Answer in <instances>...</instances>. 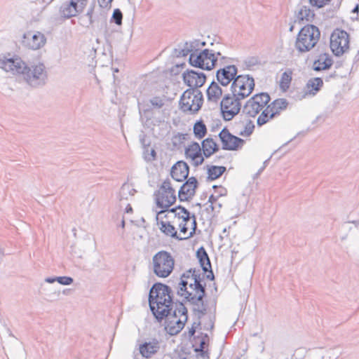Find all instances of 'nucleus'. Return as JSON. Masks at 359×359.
I'll list each match as a JSON object with an SVG mask.
<instances>
[{"label": "nucleus", "instance_id": "nucleus-41", "mask_svg": "<svg viewBox=\"0 0 359 359\" xmlns=\"http://www.w3.org/2000/svg\"><path fill=\"white\" fill-rule=\"evenodd\" d=\"M292 81V72H285L282 74L280 81V87L283 91H286L290 85Z\"/></svg>", "mask_w": 359, "mask_h": 359}, {"label": "nucleus", "instance_id": "nucleus-53", "mask_svg": "<svg viewBox=\"0 0 359 359\" xmlns=\"http://www.w3.org/2000/svg\"><path fill=\"white\" fill-rule=\"evenodd\" d=\"M274 359H293V358L290 352L281 351L276 353Z\"/></svg>", "mask_w": 359, "mask_h": 359}, {"label": "nucleus", "instance_id": "nucleus-14", "mask_svg": "<svg viewBox=\"0 0 359 359\" xmlns=\"http://www.w3.org/2000/svg\"><path fill=\"white\" fill-rule=\"evenodd\" d=\"M182 78L184 83L189 88L198 90L203 86L206 81V76L203 72H199L193 69H187L182 74Z\"/></svg>", "mask_w": 359, "mask_h": 359}, {"label": "nucleus", "instance_id": "nucleus-59", "mask_svg": "<svg viewBox=\"0 0 359 359\" xmlns=\"http://www.w3.org/2000/svg\"><path fill=\"white\" fill-rule=\"evenodd\" d=\"M168 213H172L174 215L175 218H178L179 219H181V218L184 216V214L181 212V210H177L176 212H168Z\"/></svg>", "mask_w": 359, "mask_h": 359}, {"label": "nucleus", "instance_id": "nucleus-21", "mask_svg": "<svg viewBox=\"0 0 359 359\" xmlns=\"http://www.w3.org/2000/svg\"><path fill=\"white\" fill-rule=\"evenodd\" d=\"M189 173V167L188 164L183 161H179L175 163L170 171L171 177L177 182H183L187 179Z\"/></svg>", "mask_w": 359, "mask_h": 359}, {"label": "nucleus", "instance_id": "nucleus-25", "mask_svg": "<svg viewBox=\"0 0 359 359\" xmlns=\"http://www.w3.org/2000/svg\"><path fill=\"white\" fill-rule=\"evenodd\" d=\"M323 81L320 77L310 79L305 86L303 97L306 95H315L323 87Z\"/></svg>", "mask_w": 359, "mask_h": 359}, {"label": "nucleus", "instance_id": "nucleus-22", "mask_svg": "<svg viewBox=\"0 0 359 359\" xmlns=\"http://www.w3.org/2000/svg\"><path fill=\"white\" fill-rule=\"evenodd\" d=\"M207 55H208V49H204L201 52H198L197 49H195L189 55V62L194 67L205 69V58H206Z\"/></svg>", "mask_w": 359, "mask_h": 359}, {"label": "nucleus", "instance_id": "nucleus-61", "mask_svg": "<svg viewBox=\"0 0 359 359\" xmlns=\"http://www.w3.org/2000/svg\"><path fill=\"white\" fill-rule=\"evenodd\" d=\"M231 59L225 56L220 55V65H224V63L227 62L229 60H231Z\"/></svg>", "mask_w": 359, "mask_h": 359}, {"label": "nucleus", "instance_id": "nucleus-50", "mask_svg": "<svg viewBox=\"0 0 359 359\" xmlns=\"http://www.w3.org/2000/svg\"><path fill=\"white\" fill-rule=\"evenodd\" d=\"M191 217V231L189 233V234L187 236L183 237L184 240L191 238L196 233V230L197 228L196 217L195 215H192Z\"/></svg>", "mask_w": 359, "mask_h": 359}, {"label": "nucleus", "instance_id": "nucleus-54", "mask_svg": "<svg viewBox=\"0 0 359 359\" xmlns=\"http://www.w3.org/2000/svg\"><path fill=\"white\" fill-rule=\"evenodd\" d=\"M139 109L140 113H150L151 111H153V107L151 104H139Z\"/></svg>", "mask_w": 359, "mask_h": 359}, {"label": "nucleus", "instance_id": "nucleus-20", "mask_svg": "<svg viewBox=\"0 0 359 359\" xmlns=\"http://www.w3.org/2000/svg\"><path fill=\"white\" fill-rule=\"evenodd\" d=\"M83 8V3L79 4L76 1L71 0L62 4L60 12L64 18H70L82 12Z\"/></svg>", "mask_w": 359, "mask_h": 359}, {"label": "nucleus", "instance_id": "nucleus-2", "mask_svg": "<svg viewBox=\"0 0 359 359\" xmlns=\"http://www.w3.org/2000/svg\"><path fill=\"white\" fill-rule=\"evenodd\" d=\"M0 68L13 74L21 75L27 85L32 88H40L48 81V72L42 62L27 65L18 56L8 58L0 57Z\"/></svg>", "mask_w": 359, "mask_h": 359}, {"label": "nucleus", "instance_id": "nucleus-17", "mask_svg": "<svg viewBox=\"0 0 359 359\" xmlns=\"http://www.w3.org/2000/svg\"><path fill=\"white\" fill-rule=\"evenodd\" d=\"M196 257L198 259L199 264L204 273H208L205 275V278L208 280H214L215 275L212 269L210 259L203 247H201L197 250Z\"/></svg>", "mask_w": 359, "mask_h": 359}, {"label": "nucleus", "instance_id": "nucleus-62", "mask_svg": "<svg viewBox=\"0 0 359 359\" xmlns=\"http://www.w3.org/2000/svg\"><path fill=\"white\" fill-rule=\"evenodd\" d=\"M337 76V74L336 72H334L333 73L329 74L327 76L325 79V81H329L330 79H335Z\"/></svg>", "mask_w": 359, "mask_h": 359}, {"label": "nucleus", "instance_id": "nucleus-48", "mask_svg": "<svg viewBox=\"0 0 359 359\" xmlns=\"http://www.w3.org/2000/svg\"><path fill=\"white\" fill-rule=\"evenodd\" d=\"M149 103L153 109H161L165 104V100L163 97L156 96L149 100Z\"/></svg>", "mask_w": 359, "mask_h": 359}, {"label": "nucleus", "instance_id": "nucleus-57", "mask_svg": "<svg viewBox=\"0 0 359 359\" xmlns=\"http://www.w3.org/2000/svg\"><path fill=\"white\" fill-rule=\"evenodd\" d=\"M208 340H209L208 335L207 334H204V336L200 340L199 346H201L205 348V346L207 342L208 341Z\"/></svg>", "mask_w": 359, "mask_h": 359}, {"label": "nucleus", "instance_id": "nucleus-37", "mask_svg": "<svg viewBox=\"0 0 359 359\" xmlns=\"http://www.w3.org/2000/svg\"><path fill=\"white\" fill-rule=\"evenodd\" d=\"M137 191L133 188V186L129 183H124L120 189L119 192V199L122 200H128L129 196H133Z\"/></svg>", "mask_w": 359, "mask_h": 359}, {"label": "nucleus", "instance_id": "nucleus-15", "mask_svg": "<svg viewBox=\"0 0 359 359\" xmlns=\"http://www.w3.org/2000/svg\"><path fill=\"white\" fill-rule=\"evenodd\" d=\"M198 186V182L195 177L187 178L178 191L179 200L180 201L191 200L195 195Z\"/></svg>", "mask_w": 359, "mask_h": 359}, {"label": "nucleus", "instance_id": "nucleus-47", "mask_svg": "<svg viewBox=\"0 0 359 359\" xmlns=\"http://www.w3.org/2000/svg\"><path fill=\"white\" fill-rule=\"evenodd\" d=\"M123 20V13L119 8H115L111 18V22L117 25H121Z\"/></svg>", "mask_w": 359, "mask_h": 359}, {"label": "nucleus", "instance_id": "nucleus-42", "mask_svg": "<svg viewBox=\"0 0 359 359\" xmlns=\"http://www.w3.org/2000/svg\"><path fill=\"white\" fill-rule=\"evenodd\" d=\"M189 135L185 133H177L174 135L171 139L172 146L175 148H180L181 146L184 144V141L187 140Z\"/></svg>", "mask_w": 359, "mask_h": 359}, {"label": "nucleus", "instance_id": "nucleus-63", "mask_svg": "<svg viewBox=\"0 0 359 359\" xmlns=\"http://www.w3.org/2000/svg\"><path fill=\"white\" fill-rule=\"evenodd\" d=\"M56 281H57L56 277H47L45 278V282H46L48 283H53Z\"/></svg>", "mask_w": 359, "mask_h": 359}, {"label": "nucleus", "instance_id": "nucleus-55", "mask_svg": "<svg viewBox=\"0 0 359 359\" xmlns=\"http://www.w3.org/2000/svg\"><path fill=\"white\" fill-rule=\"evenodd\" d=\"M219 196H215L213 194L210 195L208 199V203H210V207H212V210L215 211L216 205H214L216 203Z\"/></svg>", "mask_w": 359, "mask_h": 359}, {"label": "nucleus", "instance_id": "nucleus-23", "mask_svg": "<svg viewBox=\"0 0 359 359\" xmlns=\"http://www.w3.org/2000/svg\"><path fill=\"white\" fill-rule=\"evenodd\" d=\"M188 316H185L184 319L170 317L166 323L165 329L170 335H175L184 328Z\"/></svg>", "mask_w": 359, "mask_h": 359}, {"label": "nucleus", "instance_id": "nucleus-30", "mask_svg": "<svg viewBox=\"0 0 359 359\" xmlns=\"http://www.w3.org/2000/svg\"><path fill=\"white\" fill-rule=\"evenodd\" d=\"M315 17V13L313 10L306 6H302L297 14V18L299 22H313Z\"/></svg>", "mask_w": 359, "mask_h": 359}, {"label": "nucleus", "instance_id": "nucleus-32", "mask_svg": "<svg viewBox=\"0 0 359 359\" xmlns=\"http://www.w3.org/2000/svg\"><path fill=\"white\" fill-rule=\"evenodd\" d=\"M226 170L224 166L208 165V180L212 181L221 177Z\"/></svg>", "mask_w": 359, "mask_h": 359}, {"label": "nucleus", "instance_id": "nucleus-34", "mask_svg": "<svg viewBox=\"0 0 359 359\" xmlns=\"http://www.w3.org/2000/svg\"><path fill=\"white\" fill-rule=\"evenodd\" d=\"M220 52H215L213 50L208 49V55H207L205 61V70H211L216 67L217 64V56H220Z\"/></svg>", "mask_w": 359, "mask_h": 359}, {"label": "nucleus", "instance_id": "nucleus-31", "mask_svg": "<svg viewBox=\"0 0 359 359\" xmlns=\"http://www.w3.org/2000/svg\"><path fill=\"white\" fill-rule=\"evenodd\" d=\"M323 359H337L343 353V348L341 346H334L329 348H322Z\"/></svg>", "mask_w": 359, "mask_h": 359}, {"label": "nucleus", "instance_id": "nucleus-44", "mask_svg": "<svg viewBox=\"0 0 359 359\" xmlns=\"http://www.w3.org/2000/svg\"><path fill=\"white\" fill-rule=\"evenodd\" d=\"M177 210H181V212L184 214V216L181 218L182 222L180 223H186L187 224V222H189L192 218L190 212L184 207L180 205L175 208H170L168 210V212H176Z\"/></svg>", "mask_w": 359, "mask_h": 359}, {"label": "nucleus", "instance_id": "nucleus-26", "mask_svg": "<svg viewBox=\"0 0 359 359\" xmlns=\"http://www.w3.org/2000/svg\"><path fill=\"white\" fill-rule=\"evenodd\" d=\"M223 91L219 85L215 81H212L206 90L208 101L217 103Z\"/></svg>", "mask_w": 359, "mask_h": 359}, {"label": "nucleus", "instance_id": "nucleus-36", "mask_svg": "<svg viewBox=\"0 0 359 359\" xmlns=\"http://www.w3.org/2000/svg\"><path fill=\"white\" fill-rule=\"evenodd\" d=\"M42 294L48 301L52 302L57 299L60 296V290L53 287H44L41 285Z\"/></svg>", "mask_w": 359, "mask_h": 359}, {"label": "nucleus", "instance_id": "nucleus-49", "mask_svg": "<svg viewBox=\"0 0 359 359\" xmlns=\"http://www.w3.org/2000/svg\"><path fill=\"white\" fill-rule=\"evenodd\" d=\"M309 359H323L322 348L313 349L308 356Z\"/></svg>", "mask_w": 359, "mask_h": 359}, {"label": "nucleus", "instance_id": "nucleus-3", "mask_svg": "<svg viewBox=\"0 0 359 359\" xmlns=\"http://www.w3.org/2000/svg\"><path fill=\"white\" fill-rule=\"evenodd\" d=\"M320 37V32L313 25H306L299 32L294 46L301 53H306L313 48Z\"/></svg>", "mask_w": 359, "mask_h": 359}, {"label": "nucleus", "instance_id": "nucleus-60", "mask_svg": "<svg viewBox=\"0 0 359 359\" xmlns=\"http://www.w3.org/2000/svg\"><path fill=\"white\" fill-rule=\"evenodd\" d=\"M216 191L217 192V194H218L217 196L219 197V196H226L227 194L226 189L224 187H219V189L217 191Z\"/></svg>", "mask_w": 359, "mask_h": 359}, {"label": "nucleus", "instance_id": "nucleus-6", "mask_svg": "<svg viewBox=\"0 0 359 359\" xmlns=\"http://www.w3.org/2000/svg\"><path fill=\"white\" fill-rule=\"evenodd\" d=\"M154 273L159 278L168 277L173 271L175 260L171 254L161 250L152 257Z\"/></svg>", "mask_w": 359, "mask_h": 359}, {"label": "nucleus", "instance_id": "nucleus-58", "mask_svg": "<svg viewBox=\"0 0 359 359\" xmlns=\"http://www.w3.org/2000/svg\"><path fill=\"white\" fill-rule=\"evenodd\" d=\"M142 118H145L147 121L153 118V111L150 113H140Z\"/></svg>", "mask_w": 359, "mask_h": 359}, {"label": "nucleus", "instance_id": "nucleus-1", "mask_svg": "<svg viewBox=\"0 0 359 359\" xmlns=\"http://www.w3.org/2000/svg\"><path fill=\"white\" fill-rule=\"evenodd\" d=\"M202 280L200 269L191 268L181 275L177 288V295L184 298V302L193 306V311L198 318L189 330L190 337L194 335L196 329L201 324V319L208 313V306L204 304L206 285Z\"/></svg>", "mask_w": 359, "mask_h": 359}, {"label": "nucleus", "instance_id": "nucleus-7", "mask_svg": "<svg viewBox=\"0 0 359 359\" xmlns=\"http://www.w3.org/2000/svg\"><path fill=\"white\" fill-rule=\"evenodd\" d=\"M172 296L154 297V294H149L150 310L158 322L169 316L172 309Z\"/></svg>", "mask_w": 359, "mask_h": 359}, {"label": "nucleus", "instance_id": "nucleus-12", "mask_svg": "<svg viewBox=\"0 0 359 359\" xmlns=\"http://www.w3.org/2000/svg\"><path fill=\"white\" fill-rule=\"evenodd\" d=\"M46 43L45 35L40 32L28 31L22 36V45L32 50H39L43 47Z\"/></svg>", "mask_w": 359, "mask_h": 359}, {"label": "nucleus", "instance_id": "nucleus-56", "mask_svg": "<svg viewBox=\"0 0 359 359\" xmlns=\"http://www.w3.org/2000/svg\"><path fill=\"white\" fill-rule=\"evenodd\" d=\"M179 227H180V232L182 233H183L184 236H187L189 234L188 227L187 226L186 223H180Z\"/></svg>", "mask_w": 359, "mask_h": 359}, {"label": "nucleus", "instance_id": "nucleus-33", "mask_svg": "<svg viewBox=\"0 0 359 359\" xmlns=\"http://www.w3.org/2000/svg\"><path fill=\"white\" fill-rule=\"evenodd\" d=\"M273 113H276V116H278L281 111L287 109L288 102L285 98H278L273 100L271 104H268Z\"/></svg>", "mask_w": 359, "mask_h": 359}, {"label": "nucleus", "instance_id": "nucleus-24", "mask_svg": "<svg viewBox=\"0 0 359 359\" xmlns=\"http://www.w3.org/2000/svg\"><path fill=\"white\" fill-rule=\"evenodd\" d=\"M333 64L332 56L329 53H321L314 60L313 69L316 72L329 69Z\"/></svg>", "mask_w": 359, "mask_h": 359}, {"label": "nucleus", "instance_id": "nucleus-10", "mask_svg": "<svg viewBox=\"0 0 359 359\" xmlns=\"http://www.w3.org/2000/svg\"><path fill=\"white\" fill-rule=\"evenodd\" d=\"M349 34L341 29H335L330 36V48L336 56H341L349 49Z\"/></svg>", "mask_w": 359, "mask_h": 359}, {"label": "nucleus", "instance_id": "nucleus-5", "mask_svg": "<svg viewBox=\"0 0 359 359\" xmlns=\"http://www.w3.org/2000/svg\"><path fill=\"white\" fill-rule=\"evenodd\" d=\"M203 103V95L201 90L194 88L186 90L180 100V108L185 113L196 114Z\"/></svg>", "mask_w": 359, "mask_h": 359}, {"label": "nucleus", "instance_id": "nucleus-46", "mask_svg": "<svg viewBox=\"0 0 359 359\" xmlns=\"http://www.w3.org/2000/svg\"><path fill=\"white\" fill-rule=\"evenodd\" d=\"M96 8V4L95 2H93L88 11H87V13H86V17L88 18V22L90 25H92L93 23V22L97 19L98 18V15L95 12V9Z\"/></svg>", "mask_w": 359, "mask_h": 359}, {"label": "nucleus", "instance_id": "nucleus-29", "mask_svg": "<svg viewBox=\"0 0 359 359\" xmlns=\"http://www.w3.org/2000/svg\"><path fill=\"white\" fill-rule=\"evenodd\" d=\"M172 291L170 287L161 283H154L150 289L149 294H154V297L172 296Z\"/></svg>", "mask_w": 359, "mask_h": 359}, {"label": "nucleus", "instance_id": "nucleus-43", "mask_svg": "<svg viewBox=\"0 0 359 359\" xmlns=\"http://www.w3.org/2000/svg\"><path fill=\"white\" fill-rule=\"evenodd\" d=\"M187 316V309L185 307L184 302L176 303V308L173 311V314L171 317H175L177 318H183Z\"/></svg>", "mask_w": 359, "mask_h": 359}, {"label": "nucleus", "instance_id": "nucleus-39", "mask_svg": "<svg viewBox=\"0 0 359 359\" xmlns=\"http://www.w3.org/2000/svg\"><path fill=\"white\" fill-rule=\"evenodd\" d=\"M194 44H196V46H198V41H194L191 43H188L187 42L185 43L184 48L180 50H174L175 55L177 57H184L189 54L190 55V53H192L194 51V49L195 48Z\"/></svg>", "mask_w": 359, "mask_h": 359}, {"label": "nucleus", "instance_id": "nucleus-8", "mask_svg": "<svg viewBox=\"0 0 359 359\" xmlns=\"http://www.w3.org/2000/svg\"><path fill=\"white\" fill-rule=\"evenodd\" d=\"M255 86V80L250 75H238L231 83V93L238 100H242L252 93Z\"/></svg>", "mask_w": 359, "mask_h": 359}, {"label": "nucleus", "instance_id": "nucleus-4", "mask_svg": "<svg viewBox=\"0 0 359 359\" xmlns=\"http://www.w3.org/2000/svg\"><path fill=\"white\" fill-rule=\"evenodd\" d=\"M157 207L162 208L157 212L156 219L158 220L161 215L168 212L170 207L176 201L175 191L172 187L170 181H163L159 189L154 193Z\"/></svg>", "mask_w": 359, "mask_h": 359}, {"label": "nucleus", "instance_id": "nucleus-27", "mask_svg": "<svg viewBox=\"0 0 359 359\" xmlns=\"http://www.w3.org/2000/svg\"><path fill=\"white\" fill-rule=\"evenodd\" d=\"M158 220L159 219L156 220V222L157 224L159 226V229L165 236H170L179 241L184 240L183 237L178 236L175 227L172 224H171L170 222H159Z\"/></svg>", "mask_w": 359, "mask_h": 359}, {"label": "nucleus", "instance_id": "nucleus-35", "mask_svg": "<svg viewBox=\"0 0 359 359\" xmlns=\"http://www.w3.org/2000/svg\"><path fill=\"white\" fill-rule=\"evenodd\" d=\"M275 117L276 113H273L271 108L266 105V108L262 110L261 114L258 116L257 123L259 126H262Z\"/></svg>", "mask_w": 359, "mask_h": 359}, {"label": "nucleus", "instance_id": "nucleus-52", "mask_svg": "<svg viewBox=\"0 0 359 359\" xmlns=\"http://www.w3.org/2000/svg\"><path fill=\"white\" fill-rule=\"evenodd\" d=\"M331 0H309V4L312 6L317 7L318 8H323L327 2Z\"/></svg>", "mask_w": 359, "mask_h": 359}, {"label": "nucleus", "instance_id": "nucleus-28", "mask_svg": "<svg viewBox=\"0 0 359 359\" xmlns=\"http://www.w3.org/2000/svg\"><path fill=\"white\" fill-rule=\"evenodd\" d=\"M201 151H203V157L209 158L214 153L219 150L218 144L214 141L212 138L208 137L203 140Z\"/></svg>", "mask_w": 359, "mask_h": 359}, {"label": "nucleus", "instance_id": "nucleus-64", "mask_svg": "<svg viewBox=\"0 0 359 359\" xmlns=\"http://www.w3.org/2000/svg\"><path fill=\"white\" fill-rule=\"evenodd\" d=\"M201 353V357L203 358V359H208L209 358V356H208V353L206 351H203Z\"/></svg>", "mask_w": 359, "mask_h": 359}, {"label": "nucleus", "instance_id": "nucleus-11", "mask_svg": "<svg viewBox=\"0 0 359 359\" xmlns=\"http://www.w3.org/2000/svg\"><path fill=\"white\" fill-rule=\"evenodd\" d=\"M241 100H238L232 95V93L225 94L220 102V109L223 118L226 121H231L236 116L241 109Z\"/></svg>", "mask_w": 359, "mask_h": 359}, {"label": "nucleus", "instance_id": "nucleus-45", "mask_svg": "<svg viewBox=\"0 0 359 359\" xmlns=\"http://www.w3.org/2000/svg\"><path fill=\"white\" fill-rule=\"evenodd\" d=\"M260 64V60L257 56L247 57L243 61L244 69L251 70L255 66Z\"/></svg>", "mask_w": 359, "mask_h": 359}, {"label": "nucleus", "instance_id": "nucleus-38", "mask_svg": "<svg viewBox=\"0 0 359 359\" xmlns=\"http://www.w3.org/2000/svg\"><path fill=\"white\" fill-rule=\"evenodd\" d=\"M240 122L244 126V130H241L238 135L244 137L250 136L255 129L253 121L245 117L243 120H241Z\"/></svg>", "mask_w": 359, "mask_h": 359}, {"label": "nucleus", "instance_id": "nucleus-9", "mask_svg": "<svg viewBox=\"0 0 359 359\" xmlns=\"http://www.w3.org/2000/svg\"><path fill=\"white\" fill-rule=\"evenodd\" d=\"M270 100L271 97L267 93L255 94L246 102L242 111L248 117H255Z\"/></svg>", "mask_w": 359, "mask_h": 359}, {"label": "nucleus", "instance_id": "nucleus-51", "mask_svg": "<svg viewBox=\"0 0 359 359\" xmlns=\"http://www.w3.org/2000/svg\"><path fill=\"white\" fill-rule=\"evenodd\" d=\"M57 282L63 285H71L74 280L72 278L69 276H58L56 277Z\"/></svg>", "mask_w": 359, "mask_h": 359}, {"label": "nucleus", "instance_id": "nucleus-19", "mask_svg": "<svg viewBox=\"0 0 359 359\" xmlns=\"http://www.w3.org/2000/svg\"><path fill=\"white\" fill-rule=\"evenodd\" d=\"M160 341L153 338L148 341H144L139 344V352L143 358H150L160 350Z\"/></svg>", "mask_w": 359, "mask_h": 359}, {"label": "nucleus", "instance_id": "nucleus-18", "mask_svg": "<svg viewBox=\"0 0 359 359\" xmlns=\"http://www.w3.org/2000/svg\"><path fill=\"white\" fill-rule=\"evenodd\" d=\"M185 156L191 160V163L197 167L204 161V157L201 152V148L196 142H193L185 149Z\"/></svg>", "mask_w": 359, "mask_h": 359}, {"label": "nucleus", "instance_id": "nucleus-13", "mask_svg": "<svg viewBox=\"0 0 359 359\" xmlns=\"http://www.w3.org/2000/svg\"><path fill=\"white\" fill-rule=\"evenodd\" d=\"M219 137L224 150L236 151L244 143V140L232 135L226 128H224L219 133Z\"/></svg>", "mask_w": 359, "mask_h": 359}, {"label": "nucleus", "instance_id": "nucleus-16", "mask_svg": "<svg viewBox=\"0 0 359 359\" xmlns=\"http://www.w3.org/2000/svg\"><path fill=\"white\" fill-rule=\"evenodd\" d=\"M237 67L233 65H229L218 69L216 78L222 86H226L237 77Z\"/></svg>", "mask_w": 359, "mask_h": 359}, {"label": "nucleus", "instance_id": "nucleus-40", "mask_svg": "<svg viewBox=\"0 0 359 359\" xmlns=\"http://www.w3.org/2000/svg\"><path fill=\"white\" fill-rule=\"evenodd\" d=\"M194 134L198 139L203 138L207 134V128L203 121H197L194 125Z\"/></svg>", "mask_w": 359, "mask_h": 359}]
</instances>
